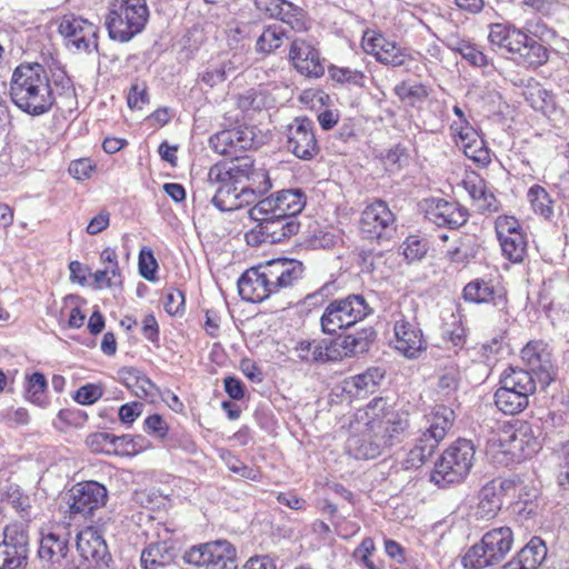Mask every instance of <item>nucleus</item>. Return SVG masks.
Instances as JSON below:
<instances>
[{"instance_id":"obj_1","label":"nucleus","mask_w":569,"mask_h":569,"mask_svg":"<svg viewBox=\"0 0 569 569\" xmlns=\"http://www.w3.org/2000/svg\"><path fill=\"white\" fill-rule=\"evenodd\" d=\"M410 427L409 413L385 398H375L349 419L347 448L357 459H375L402 442Z\"/></svg>"},{"instance_id":"obj_2","label":"nucleus","mask_w":569,"mask_h":569,"mask_svg":"<svg viewBox=\"0 0 569 569\" xmlns=\"http://www.w3.org/2000/svg\"><path fill=\"white\" fill-rule=\"evenodd\" d=\"M57 96L71 98L74 88L64 70L52 72L51 79L38 62L19 64L10 80L12 102L23 112L41 116L51 110Z\"/></svg>"},{"instance_id":"obj_3","label":"nucleus","mask_w":569,"mask_h":569,"mask_svg":"<svg viewBox=\"0 0 569 569\" xmlns=\"http://www.w3.org/2000/svg\"><path fill=\"white\" fill-rule=\"evenodd\" d=\"M302 262L274 259L246 270L238 280L240 297L249 302H261L282 289L291 288L303 277Z\"/></svg>"},{"instance_id":"obj_4","label":"nucleus","mask_w":569,"mask_h":569,"mask_svg":"<svg viewBox=\"0 0 569 569\" xmlns=\"http://www.w3.org/2000/svg\"><path fill=\"white\" fill-rule=\"evenodd\" d=\"M148 19L146 0H113L108 9L106 27L111 39L128 42L144 29Z\"/></svg>"},{"instance_id":"obj_5","label":"nucleus","mask_w":569,"mask_h":569,"mask_svg":"<svg viewBox=\"0 0 569 569\" xmlns=\"http://www.w3.org/2000/svg\"><path fill=\"white\" fill-rule=\"evenodd\" d=\"M513 546V532L502 526L486 532L480 542L473 545L462 557L467 569H482L500 562Z\"/></svg>"},{"instance_id":"obj_6","label":"nucleus","mask_w":569,"mask_h":569,"mask_svg":"<svg viewBox=\"0 0 569 569\" xmlns=\"http://www.w3.org/2000/svg\"><path fill=\"white\" fill-rule=\"evenodd\" d=\"M372 309L361 295H349L328 303L320 318L321 330L326 335H336L362 321Z\"/></svg>"},{"instance_id":"obj_7","label":"nucleus","mask_w":569,"mask_h":569,"mask_svg":"<svg viewBox=\"0 0 569 569\" xmlns=\"http://www.w3.org/2000/svg\"><path fill=\"white\" fill-rule=\"evenodd\" d=\"M475 447L470 440L458 439L441 455L431 475V480L438 486L460 482L473 463Z\"/></svg>"},{"instance_id":"obj_8","label":"nucleus","mask_w":569,"mask_h":569,"mask_svg":"<svg viewBox=\"0 0 569 569\" xmlns=\"http://www.w3.org/2000/svg\"><path fill=\"white\" fill-rule=\"evenodd\" d=\"M538 427L528 421H521L516 427H507L499 435L502 452L509 455L513 461L531 458L540 450Z\"/></svg>"},{"instance_id":"obj_9","label":"nucleus","mask_w":569,"mask_h":569,"mask_svg":"<svg viewBox=\"0 0 569 569\" xmlns=\"http://www.w3.org/2000/svg\"><path fill=\"white\" fill-rule=\"evenodd\" d=\"M307 198L300 189H286L274 192L260 201L251 209L249 216H270L273 218H297L306 207Z\"/></svg>"},{"instance_id":"obj_10","label":"nucleus","mask_w":569,"mask_h":569,"mask_svg":"<svg viewBox=\"0 0 569 569\" xmlns=\"http://www.w3.org/2000/svg\"><path fill=\"white\" fill-rule=\"evenodd\" d=\"M107 501V488L93 480L78 482L67 493L68 511L71 518H87L102 508Z\"/></svg>"},{"instance_id":"obj_11","label":"nucleus","mask_w":569,"mask_h":569,"mask_svg":"<svg viewBox=\"0 0 569 569\" xmlns=\"http://www.w3.org/2000/svg\"><path fill=\"white\" fill-rule=\"evenodd\" d=\"M495 229L502 256L512 263L523 262L528 241L519 221L512 216H499L495 221Z\"/></svg>"},{"instance_id":"obj_12","label":"nucleus","mask_w":569,"mask_h":569,"mask_svg":"<svg viewBox=\"0 0 569 569\" xmlns=\"http://www.w3.org/2000/svg\"><path fill=\"white\" fill-rule=\"evenodd\" d=\"M520 487L519 479L498 478L483 485L478 495L477 517L487 520L493 518L501 509L505 496L520 498V493H518L521 490Z\"/></svg>"},{"instance_id":"obj_13","label":"nucleus","mask_w":569,"mask_h":569,"mask_svg":"<svg viewBox=\"0 0 569 569\" xmlns=\"http://www.w3.org/2000/svg\"><path fill=\"white\" fill-rule=\"evenodd\" d=\"M396 216L387 202L377 200L368 204L361 213L359 229L369 240L389 239L395 231Z\"/></svg>"},{"instance_id":"obj_14","label":"nucleus","mask_w":569,"mask_h":569,"mask_svg":"<svg viewBox=\"0 0 569 569\" xmlns=\"http://www.w3.org/2000/svg\"><path fill=\"white\" fill-rule=\"evenodd\" d=\"M525 370H529L537 377L542 388L548 387L556 378L552 353L549 345L542 340L529 341L520 352Z\"/></svg>"},{"instance_id":"obj_15","label":"nucleus","mask_w":569,"mask_h":569,"mask_svg":"<svg viewBox=\"0 0 569 569\" xmlns=\"http://www.w3.org/2000/svg\"><path fill=\"white\" fill-rule=\"evenodd\" d=\"M395 348L408 358H416L427 348L422 330L415 315L393 313Z\"/></svg>"},{"instance_id":"obj_16","label":"nucleus","mask_w":569,"mask_h":569,"mask_svg":"<svg viewBox=\"0 0 569 569\" xmlns=\"http://www.w3.org/2000/svg\"><path fill=\"white\" fill-rule=\"evenodd\" d=\"M68 47L90 52L98 49V27L81 17L63 16L58 26Z\"/></svg>"},{"instance_id":"obj_17","label":"nucleus","mask_w":569,"mask_h":569,"mask_svg":"<svg viewBox=\"0 0 569 569\" xmlns=\"http://www.w3.org/2000/svg\"><path fill=\"white\" fill-rule=\"evenodd\" d=\"M287 149L302 160H310L319 152L315 124L309 118L297 117L288 124Z\"/></svg>"},{"instance_id":"obj_18","label":"nucleus","mask_w":569,"mask_h":569,"mask_svg":"<svg viewBox=\"0 0 569 569\" xmlns=\"http://www.w3.org/2000/svg\"><path fill=\"white\" fill-rule=\"evenodd\" d=\"M361 46L365 52L373 56L377 61L386 66L401 67L411 60L410 54L405 49L373 30L365 31Z\"/></svg>"},{"instance_id":"obj_19","label":"nucleus","mask_w":569,"mask_h":569,"mask_svg":"<svg viewBox=\"0 0 569 569\" xmlns=\"http://www.w3.org/2000/svg\"><path fill=\"white\" fill-rule=\"evenodd\" d=\"M28 536L16 527H6L0 542V569H24L29 552Z\"/></svg>"},{"instance_id":"obj_20","label":"nucleus","mask_w":569,"mask_h":569,"mask_svg":"<svg viewBox=\"0 0 569 569\" xmlns=\"http://www.w3.org/2000/svg\"><path fill=\"white\" fill-rule=\"evenodd\" d=\"M289 59L295 69L309 78H320L325 73V66L319 51L311 41L297 38L291 42Z\"/></svg>"},{"instance_id":"obj_21","label":"nucleus","mask_w":569,"mask_h":569,"mask_svg":"<svg viewBox=\"0 0 569 569\" xmlns=\"http://www.w3.org/2000/svg\"><path fill=\"white\" fill-rule=\"evenodd\" d=\"M426 218L438 227L458 229L468 221L469 213L458 202L437 198L427 202Z\"/></svg>"},{"instance_id":"obj_22","label":"nucleus","mask_w":569,"mask_h":569,"mask_svg":"<svg viewBox=\"0 0 569 569\" xmlns=\"http://www.w3.org/2000/svg\"><path fill=\"white\" fill-rule=\"evenodd\" d=\"M455 412L451 408L437 405L423 417V426L419 437L436 448L446 438L455 421Z\"/></svg>"},{"instance_id":"obj_23","label":"nucleus","mask_w":569,"mask_h":569,"mask_svg":"<svg viewBox=\"0 0 569 569\" xmlns=\"http://www.w3.org/2000/svg\"><path fill=\"white\" fill-rule=\"evenodd\" d=\"M521 40L518 44L511 47V60L523 68L537 69L549 59L548 49L536 38L521 32Z\"/></svg>"},{"instance_id":"obj_24","label":"nucleus","mask_w":569,"mask_h":569,"mask_svg":"<svg viewBox=\"0 0 569 569\" xmlns=\"http://www.w3.org/2000/svg\"><path fill=\"white\" fill-rule=\"evenodd\" d=\"M253 161L249 158H237L230 162H219L213 164L208 172V182L214 184L227 181L239 187L247 184Z\"/></svg>"},{"instance_id":"obj_25","label":"nucleus","mask_w":569,"mask_h":569,"mask_svg":"<svg viewBox=\"0 0 569 569\" xmlns=\"http://www.w3.org/2000/svg\"><path fill=\"white\" fill-rule=\"evenodd\" d=\"M249 218L258 222V232L264 237V241L271 243L282 242L296 234L300 229L297 218H273L270 216H249Z\"/></svg>"},{"instance_id":"obj_26","label":"nucleus","mask_w":569,"mask_h":569,"mask_svg":"<svg viewBox=\"0 0 569 569\" xmlns=\"http://www.w3.org/2000/svg\"><path fill=\"white\" fill-rule=\"evenodd\" d=\"M295 353L307 365L336 361L341 357L337 345L326 339L300 341L295 347Z\"/></svg>"},{"instance_id":"obj_27","label":"nucleus","mask_w":569,"mask_h":569,"mask_svg":"<svg viewBox=\"0 0 569 569\" xmlns=\"http://www.w3.org/2000/svg\"><path fill=\"white\" fill-rule=\"evenodd\" d=\"M77 549L80 557L100 566L107 563L108 547L97 529L87 528L78 535Z\"/></svg>"},{"instance_id":"obj_28","label":"nucleus","mask_w":569,"mask_h":569,"mask_svg":"<svg viewBox=\"0 0 569 569\" xmlns=\"http://www.w3.org/2000/svg\"><path fill=\"white\" fill-rule=\"evenodd\" d=\"M213 186H218V188L212 198V203L220 211H232L250 204L251 193L243 190L242 187L227 181Z\"/></svg>"},{"instance_id":"obj_29","label":"nucleus","mask_w":569,"mask_h":569,"mask_svg":"<svg viewBox=\"0 0 569 569\" xmlns=\"http://www.w3.org/2000/svg\"><path fill=\"white\" fill-rule=\"evenodd\" d=\"M547 556V547L539 537L530 541L501 569H537Z\"/></svg>"},{"instance_id":"obj_30","label":"nucleus","mask_w":569,"mask_h":569,"mask_svg":"<svg viewBox=\"0 0 569 569\" xmlns=\"http://www.w3.org/2000/svg\"><path fill=\"white\" fill-rule=\"evenodd\" d=\"M499 382L511 388V391L522 392V396L528 399L536 392L539 383L537 377L532 376L529 370L518 367L507 368Z\"/></svg>"},{"instance_id":"obj_31","label":"nucleus","mask_w":569,"mask_h":569,"mask_svg":"<svg viewBox=\"0 0 569 569\" xmlns=\"http://www.w3.org/2000/svg\"><path fill=\"white\" fill-rule=\"evenodd\" d=\"M383 373L380 369H369L361 375L350 377L343 381V391L351 397H365L369 392H373L375 388L382 380Z\"/></svg>"},{"instance_id":"obj_32","label":"nucleus","mask_w":569,"mask_h":569,"mask_svg":"<svg viewBox=\"0 0 569 569\" xmlns=\"http://www.w3.org/2000/svg\"><path fill=\"white\" fill-rule=\"evenodd\" d=\"M68 541L64 537L48 532L42 536L39 547V557L47 563H59L67 555Z\"/></svg>"},{"instance_id":"obj_33","label":"nucleus","mask_w":569,"mask_h":569,"mask_svg":"<svg viewBox=\"0 0 569 569\" xmlns=\"http://www.w3.org/2000/svg\"><path fill=\"white\" fill-rule=\"evenodd\" d=\"M522 395V392L511 391V388L500 383L495 392V403L503 413L513 416L523 411L529 405V399Z\"/></svg>"},{"instance_id":"obj_34","label":"nucleus","mask_w":569,"mask_h":569,"mask_svg":"<svg viewBox=\"0 0 569 569\" xmlns=\"http://www.w3.org/2000/svg\"><path fill=\"white\" fill-rule=\"evenodd\" d=\"M173 558V551L166 542H156L142 550L140 562L143 569H158L170 565Z\"/></svg>"},{"instance_id":"obj_35","label":"nucleus","mask_w":569,"mask_h":569,"mask_svg":"<svg viewBox=\"0 0 569 569\" xmlns=\"http://www.w3.org/2000/svg\"><path fill=\"white\" fill-rule=\"evenodd\" d=\"M48 382L43 373L33 372L26 377L24 383V399L32 405L47 408L50 405L47 395Z\"/></svg>"},{"instance_id":"obj_36","label":"nucleus","mask_w":569,"mask_h":569,"mask_svg":"<svg viewBox=\"0 0 569 569\" xmlns=\"http://www.w3.org/2000/svg\"><path fill=\"white\" fill-rule=\"evenodd\" d=\"M522 30L506 23H492L489 26V42L500 49H506L511 53V47L521 40Z\"/></svg>"},{"instance_id":"obj_37","label":"nucleus","mask_w":569,"mask_h":569,"mask_svg":"<svg viewBox=\"0 0 569 569\" xmlns=\"http://www.w3.org/2000/svg\"><path fill=\"white\" fill-rule=\"evenodd\" d=\"M463 298L472 303H496L493 286L483 279H476L467 283L463 288Z\"/></svg>"},{"instance_id":"obj_38","label":"nucleus","mask_w":569,"mask_h":569,"mask_svg":"<svg viewBox=\"0 0 569 569\" xmlns=\"http://www.w3.org/2000/svg\"><path fill=\"white\" fill-rule=\"evenodd\" d=\"M256 51L259 53H271L282 44L283 31L278 26H261L257 34Z\"/></svg>"},{"instance_id":"obj_39","label":"nucleus","mask_w":569,"mask_h":569,"mask_svg":"<svg viewBox=\"0 0 569 569\" xmlns=\"http://www.w3.org/2000/svg\"><path fill=\"white\" fill-rule=\"evenodd\" d=\"M236 549L227 540H218L214 557H212L206 569H237Z\"/></svg>"},{"instance_id":"obj_40","label":"nucleus","mask_w":569,"mask_h":569,"mask_svg":"<svg viewBox=\"0 0 569 569\" xmlns=\"http://www.w3.org/2000/svg\"><path fill=\"white\" fill-rule=\"evenodd\" d=\"M328 73L332 81L341 86L362 88L366 83L365 73L350 67H338L332 64L328 68Z\"/></svg>"},{"instance_id":"obj_41","label":"nucleus","mask_w":569,"mask_h":569,"mask_svg":"<svg viewBox=\"0 0 569 569\" xmlns=\"http://www.w3.org/2000/svg\"><path fill=\"white\" fill-rule=\"evenodd\" d=\"M447 47L461 54L463 59H466L468 62H470L472 66L476 67H487L489 64V60L487 56L480 51L478 48H476L475 44L470 43L466 40H449L447 41Z\"/></svg>"},{"instance_id":"obj_42","label":"nucleus","mask_w":569,"mask_h":569,"mask_svg":"<svg viewBox=\"0 0 569 569\" xmlns=\"http://www.w3.org/2000/svg\"><path fill=\"white\" fill-rule=\"evenodd\" d=\"M527 197L536 213L545 219H550L553 216L552 200L545 188L535 184L528 190Z\"/></svg>"},{"instance_id":"obj_43","label":"nucleus","mask_w":569,"mask_h":569,"mask_svg":"<svg viewBox=\"0 0 569 569\" xmlns=\"http://www.w3.org/2000/svg\"><path fill=\"white\" fill-rule=\"evenodd\" d=\"M278 19L288 24L296 32H306L311 27V22L303 10L291 2L284 4Z\"/></svg>"},{"instance_id":"obj_44","label":"nucleus","mask_w":569,"mask_h":569,"mask_svg":"<svg viewBox=\"0 0 569 569\" xmlns=\"http://www.w3.org/2000/svg\"><path fill=\"white\" fill-rule=\"evenodd\" d=\"M437 448L429 442H426L419 436L416 438V443L412 449L407 453L406 459L402 461L405 469H413L422 466L426 460L432 456Z\"/></svg>"},{"instance_id":"obj_45","label":"nucleus","mask_w":569,"mask_h":569,"mask_svg":"<svg viewBox=\"0 0 569 569\" xmlns=\"http://www.w3.org/2000/svg\"><path fill=\"white\" fill-rule=\"evenodd\" d=\"M237 150L257 149L263 143V137L254 127L239 126L230 129Z\"/></svg>"},{"instance_id":"obj_46","label":"nucleus","mask_w":569,"mask_h":569,"mask_svg":"<svg viewBox=\"0 0 569 569\" xmlns=\"http://www.w3.org/2000/svg\"><path fill=\"white\" fill-rule=\"evenodd\" d=\"M272 187L270 177L267 170L262 168L251 169L247 184L242 186V189L250 192V204L256 201L257 194L267 192Z\"/></svg>"},{"instance_id":"obj_47","label":"nucleus","mask_w":569,"mask_h":569,"mask_svg":"<svg viewBox=\"0 0 569 569\" xmlns=\"http://www.w3.org/2000/svg\"><path fill=\"white\" fill-rule=\"evenodd\" d=\"M450 131L455 143L461 149L470 143H480L481 137L468 120L453 121L450 126Z\"/></svg>"},{"instance_id":"obj_48","label":"nucleus","mask_w":569,"mask_h":569,"mask_svg":"<svg viewBox=\"0 0 569 569\" xmlns=\"http://www.w3.org/2000/svg\"><path fill=\"white\" fill-rule=\"evenodd\" d=\"M218 540L207 542L199 546H193L186 551L183 559L186 562L194 566H203L207 568L209 560L214 557L217 550Z\"/></svg>"},{"instance_id":"obj_49","label":"nucleus","mask_w":569,"mask_h":569,"mask_svg":"<svg viewBox=\"0 0 569 569\" xmlns=\"http://www.w3.org/2000/svg\"><path fill=\"white\" fill-rule=\"evenodd\" d=\"M395 93L402 100L413 104L417 101H421L428 97V90L426 86L420 82L402 81L395 87Z\"/></svg>"},{"instance_id":"obj_50","label":"nucleus","mask_w":569,"mask_h":569,"mask_svg":"<svg viewBox=\"0 0 569 569\" xmlns=\"http://www.w3.org/2000/svg\"><path fill=\"white\" fill-rule=\"evenodd\" d=\"M93 441L110 442L116 449H120L126 455H133L137 452L134 439L129 435L117 437L110 433H97L92 436V442Z\"/></svg>"},{"instance_id":"obj_51","label":"nucleus","mask_w":569,"mask_h":569,"mask_svg":"<svg viewBox=\"0 0 569 569\" xmlns=\"http://www.w3.org/2000/svg\"><path fill=\"white\" fill-rule=\"evenodd\" d=\"M126 385L138 398L153 397L157 390L154 383L146 376L130 373Z\"/></svg>"},{"instance_id":"obj_52","label":"nucleus","mask_w":569,"mask_h":569,"mask_svg":"<svg viewBox=\"0 0 569 569\" xmlns=\"http://www.w3.org/2000/svg\"><path fill=\"white\" fill-rule=\"evenodd\" d=\"M8 502L20 513L22 518L30 516L31 500L18 486H10L7 491Z\"/></svg>"},{"instance_id":"obj_53","label":"nucleus","mask_w":569,"mask_h":569,"mask_svg":"<svg viewBox=\"0 0 569 569\" xmlns=\"http://www.w3.org/2000/svg\"><path fill=\"white\" fill-rule=\"evenodd\" d=\"M210 147L221 156L232 154L237 151L231 130L217 132L209 139Z\"/></svg>"},{"instance_id":"obj_54","label":"nucleus","mask_w":569,"mask_h":569,"mask_svg":"<svg viewBox=\"0 0 569 569\" xmlns=\"http://www.w3.org/2000/svg\"><path fill=\"white\" fill-rule=\"evenodd\" d=\"M139 272L148 281L156 280V272L158 269V262L150 248L143 247L139 252Z\"/></svg>"},{"instance_id":"obj_55","label":"nucleus","mask_w":569,"mask_h":569,"mask_svg":"<svg viewBox=\"0 0 569 569\" xmlns=\"http://www.w3.org/2000/svg\"><path fill=\"white\" fill-rule=\"evenodd\" d=\"M103 396V388L98 383L81 386L74 393L73 400L82 406H90Z\"/></svg>"},{"instance_id":"obj_56","label":"nucleus","mask_w":569,"mask_h":569,"mask_svg":"<svg viewBox=\"0 0 569 569\" xmlns=\"http://www.w3.org/2000/svg\"><path fill=\"white\" fill-rule=\"evenodd\" d=\"M462 150H463V153L466 154V157H468L475 163H477L481 167H486L491 161L490 151L487 148L482 138L480 139L479 144L470 143V144L465 146L462 148Z\"/></svg>"},{"instance_id":"obj_57","label":"nucleus","mask_w":569,"mask_h":569,"mask_svg":"<svg viewBox=\"0 0 569 569\" xmlns=\"http://www.w3.org/2000/svg\"><path fill=\"white\" fill-rule=\"evenodd\" d=\"M408 158L406 149L400 146H396L386 153L383 162L387 170L393 172L401 169L408 162Z\"/></svg>"},{"instance_id":"obj_58","label":"nucleus","mask_w":569,"mask_h":569,"mask_svg":"<svg viewBox=\"0 0 569 569\" xmlns=\"http://www.w3.org/2000/svg\"><path fill=\"white\" fill-rule=\"evenodd\" d=\"M402 249L408 261L420 260L427 252L426 243L416 236L408 237Z\"/></svg>"},{"instance_id":"obj_59","label":"nucleus","mask_w":569,"mask_h":569,"mask_svg":"<svg viewBox=\"0 0 569 569\" xmlns=\"http://www.w3.org/2000/svg\"><path fill=\"white\" fill-rule=\"evenodd\" d=\"M375 550V542L371 538H365L358 548L355 549L352 557L356 561L361 562L368 569H379L378 566L371 561L370 556Z\"/></svg>"},{"instance_id":"obj_60","label":"nucleus","mask_w":569,"mask_h":569,"mask_svg":"<svg viewBox=\"0 0 569 569\" xmlns=\"http://www.w3.org/2000/svg\"><path fill=\"white\" fill-rule=\"evenodd\" d=\"M227 466L231 472L237 473L242 478L252 481H258L261 478L260 471L258 469L247 466L233 457L227 461Z\"/></svg>"},{"instance_id":"obj_61","label":"nucleus","mask_w":569,"mask_h":569,"mask_svg":"<svg viewBox=\"0 0 569 569\" xmlns=\"http://www.w3.org/2000/svg\"><path fill=\"white\" fill-rule=\"evenodd\" d=\"M94 169L90 159L83 158L74 160L69 166V173L77 180H86L91 177Z\"/></svg>"},{"instance_id":"obj_62","label":"nucleus","mask_w":569,"mask_h":569,"mask_svg":"<svg viewBox=\"0 0 569 569\" xmlns=\"http://www.w3.org/2000/svg\"><path fill=\"white\" fill-rule=\"evenodd\" d=\"M287 2L286 0H254V6L268 17L278 19Z\"/></svg>"},{"instance_id":"obj_63","label":"nucleus","mask_w":569,"mask_h":569,"mask_svg":"<svg viewBox=\"0 0 569 569\" xmlns=\"http://www.w3.org/2000/svg\"><path fill=\"white\" fill-rule=\"evenodd\" d=\"M144 430L158 438H164L168 433V425L159 415H151L144 420Z\"/></svg>"},{"instance_id":"obj_64","label":"nucleus","mask_w":569,"mask_h":569,"mask_svg":"<svg viewBox=\"0 0 569 569\" xmlns=\"http://www.w3.org/2000/svg\"><path fill=\"white\" fill-rule=\"evenodd\" d=\"M184 306V295L181 290L174 289L170 290L164 300V310L169 315H178L180 311H182Z\"/></svg>"}]
</instances>
